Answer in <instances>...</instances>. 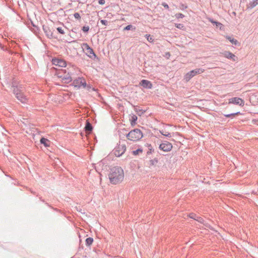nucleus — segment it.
<instances>
[{
    "mask_svg": "<svg viewBox=\"0 0 258 258\" xmlns=\"http://www.w3.org/2000/svg\"><path fill=\"white\" fill-rule=\"evenodd\" d=\"M124 178L123 169L120 167H114L110 170L109 178L111 183L116 184L121 182Z\"/></svg>",
    "mask_w": 258,
    "mask_h": 258,
    "instance_id": "1",
    "label": "nucleus"
},
{
    "mask_svg": "<svg viewBox=\"0 0 258 258\" xmlns=\"http://www.w3.org/2000/svg\"><path fill=\"white\" fill-rule=\"evenodd\" d=\"M126 137L128 140L135 142L141 139L143 135L140 129L135 128L127 134Z\"/></svg>",
    "mask_w": 258,
    "mask_h": 258,
    "instance_id": "2",
    "label": "nucleus"
},
{
    "mask_svg": "<svg viewBox=\"0 0 258 258\" xmlns=\"http://www.w3.org/2000/svg\"><path fill=\"white\" fill-rule=\"evenodd\" d=\"M57 77L61 78L64 83H69L72 81V78L69 73H67L66 70H60L56 73Z\"/></svg>",
    "mask_w": 258,
    "mask_h": 258,
    "instance_id": "3",
    "label": "nucleus"
},
{
    "mask_svg": "<svg viewBox=\"0 0 258 258\" xmlns=\"http://www.w3.org/2000/svg\"><path fill=\"white\" fill-rule=\"evenodd\" d=\"M14 87L13 92L15 94L17 98L23 103H27L29 99L26 95L22 92V90H20L17 87Z\"/></svg>",
    "mask_w": 258,
    "mask_h": 258,
    "instance_id": "4",
    "label": "nucleus"
},
{
    "mask_svg": "<svg viewBox=\"0 0 258 258\" xmlns=\"http://www.w3.org/2000/svg\"><path fill=\"white\" fill-rule=\"evenodd\" d=\"M83 49L86 54L91 58L93 59L96 57L93 49L91 48L87 43L83 44Z\"/></svg>",
    "mask_w": 258,
    "mask_h": 258,
    "instance_id": "5",
    "label": "nucleus"
},
{
    "mask_svg": "<svg viewBox=\"0 0 258 258\" xmlns=\"http://www.w3.org/2000/svg\"><path fill=\"white\" fill-rule=\"evenodd\" d=\"M126 146L125 144H119L113 150L114 154L116 157L121 156L125 151Z\"/></svg>",
    "mask_w": 258,
    "mask_h": 258,
    "instance_id": "6",
    "label": "nucleus"
},
{
    "mask_svg": "<svg viewBox=\"0 0 258 258\" xmlns=\"http://www.w3.org/2000/svg\"><path fill=\"white\" fill-rule=\"evenodd\" d=\"M172 148V144L167 141H164L163 143L161 144L159 146V149L164 152L170 151L171 150Z\"/></svg>",
    "mask_w": 258,
    "mask_h": 258,
    "instance_id": "7",
    "label": "nucleus"
},
{
    "mask_svg": "<svg viewBox=\"0 0 258 258\" xmlns=\"http://www.w3.org/2000/svg\"><path fill=\"white\" fill-rule=\"evenodd\" d=\"M229 103H232L236 105H239L241 106H243L244 105V101L240 98L233 97L229 99Z\"/></svg>",
    "mask_w": 258,
    "mask_h": 258,
    "instance_id": "8",
    "label": "nucleus"
},
{
    "mask_svg": "<svg viewBox=\"0 0 258 258\" xmlns=\"http://www.w3.org/2000/svg\"><path fill=\"white\" fill-rule=\"evenodd\" d=\"M140 84L145 88L151 89L153 87L151 82L148 80H142Z\"/></svg>",
    "mask_w": 258,
    "mask_h": 258,
    "instance_id": "9",
    "label": "nucleus"
},
{
    "mask_svg": "<svg viewBox=\"0 0 258 258\" xmlns=\"http://www.w3.org/2000/svg\"><path fill=\"white\" fill-rule=\"evenodd\" d=\"M52 63L55 66H58L59 67H63L66 66V62L65 61L59 59H52Z\"/></svg>",
    "mask_w": 258,
    "mask_h": 258,
    "instance_id": "10",
    "label": "nucleus"
},
{
    "mask_svg": "<svg viewBox=\"0 0 258 258\" xmlns=\"http://www.w3.org/2000/svg\"><path fill=\"white\" fill-rule=\"evenodd\" d=\"M190 218L195 219V220L198 221L199 222L201 223H204V219L198 216H197L196 214L194 213H191L189 214Z\"/></svg>",
    "mask_w": 258,
    "mask_h": 258,
    "instance_id": "11",
    "label": "nucleus"
},
{
    "mask_svg": "<svg viewBox=\"0 0 258 258\" xmlns=\"http://www.w3.org/2000/svg\"><path fill=\"white\" fill-rule=\"evenodd\" d=\"M204 71L205 70L203 69L198 68L190 71V73L191 74V76L194 77L198 74H202L204 72Z\"/></svg>",
    "mask_w": 258,
    "mask_h": 258,
    "instance_id": "12",
    "label": "nucleus"
},
{
    "mask_svg": "<svg viewBox=\"0 0 258 258\" xmlns=\"http://www.w3.org/2000/svg\"><path fill=\"white\" fill-rule=\"evenodd\" d=\"M223 55L228 58H230L232 59L233 60H235L234 58L235 57V56L234 54L232 53L230 51H225L223 53Z\"/></svg>",
    "mask_w": 258,
    "mask_h": 258,
    "instance_id": "13",
    "label": "nucleus"
},
{
    "mask_svg": "<svg viewBox=\"0 0 258 258\" xmlns=\"http://www.w3.org/2000/svg\"><path fill=\"white\" fill-rule=\"evenodd\" d=\"M83 79L82 78H78V79L75 80L73 82V84L75 87H77L80 88L81 87L82 82L83 81Z\"/></svg>",
    "mask_w": 258,
    "mask_h": 258,
    "instance_id": "14",
    "label": "nucleus"
},
{
    "mask_svg": "<svg viewBox=\"0 0 258 258\" xmlns=\"http://www.w3.org/2000/svg\"><path fill=\"white\" fill-rule=\"evenodd\" d=\"M85 130L87 134H90L93 130V127L92 124L88 121L86 122Z\"/></svg>",
    "mask_w": 258,
    "mask_h": 258,
    "instance_id": "15",
    "label": "nucleus"
},
{
    "mask_svg": "<svg viewBox=\"0 0 258 258\" xmlns=\"http://www.w3.org/2000/svg\"><path fill=\"white\" fill-rule=\"evenodd\" d=\"M43 30L48 38H52L53 37L52 33L50 30L49 27L43 26Z\"/></svg>",
    "mask_w": 258,
    "mask_h": 258,
    "instance_id": "16",
    "label": "nucleus"
},
{
    "mask_svg": "<svg viewBox=\"0 0 258 258\" xmlns=\"http://www.w3.org/2000/svg\"><path fill=\"white\" fill-rule=\"evenodd\" d=\"M40 143L41 144H43L45 147H49L50 143V141L48 139L44 138H42L40 139Z\"/></svg>",
    "mask_w": 258,
    "mask_h": 258,
    "instance_id": "17",
    "label": "nucleus"
},
{
    "mask_svg": "<svg viewBox=\"0 0 258 258\" xmlns=\"http://www.w3.org/2000/svg\"><path fill=\"white\" fill-rule=\"evenodd\" d=\"M256 5H257V2H255V0L250 2L248 5H247V9H252L255 7Z\"/></svg>",
    "mask_w": 258,
    "mask_h": 258,
    "instance_id": "18",
    "label": "nucleus"
},
{
    "mask_svg": "<svg viewBox=\"0 0 258 258\" xmlns=\"http://www.w3.org/2000/svg\"><path fill=\"white\" fill-rule=\"evenodd\" d=\"M138 119L136 115H133L130 119L131 123L132 125H134L136 123V121Z\"/></svg>",
    "mask_w": 258,
    "mask_h": 258,
    "instance_id": "19",
    "label": "nucleus"
},
{
    "mask_svg": "<svg viewBox=\"0 0 258 258\" xmlns=\"http://www.w3.org/2000/svg\"><path fill=\"white\" fill-rule=\"evenodd\" d=\"M226 38L228 40H229V41H230L232 44H233L234 45H236L238 43V41L236 39H235L233 38H232L230 36H227L226 37Z\"/></svg>",
    "mask_w": 258,
    "mask_h": 258,
    "instance_id": "20",
    "label": "nucleus"
},
{
    "mask_svg": "<svg viewBox=\"0 0 258 258\" xmlns=\"http://www.w3.org/2000/svg\"><path fill=\"white\" fill-rule=\"evenodd\" d=\"M192 77H194L192 76H191V74H190V72L187 73L184 76V80L186 82L189 81Z\"/></svg>",
    "mask_w": 258,
    "mask_h": 258,
    "instance_id": "21",
    "label": "nucleus"
},
{
    "mask_svg": "<svg viewBox=\"0 0 258 258\" xmlns=\"http://www.w3.org/2000/svg\"><path fill=\"white\" fill-rule=\"evenodd\" d=\"M209 20L212 23L216 24L217 27H220V29H221V27L223 26L222 24L220 22L215 21L211 19H210Z\"/></svg>",
    "mask_w": 258,
    "mask_h": 258,
    "instance_id": "22",
    "label": "nucleus"
},
{
    "mask_svg": "<svg viewBox=\"0 0 258 258\" xmlns=\"http://www.w3.org/2000/svg\"><path fill=\"white\" fill-rule=\"evenodd\" d=\"M93 242V239L92 237H89L86 239V244L87 246L91 245L92 244Z\"/></svg>",
    "mask_w": 258,
    "mask_h": 258,
    "instance_id": "23",
    "label": "nucleus"
},
{
    "mask_svg": "<svg viewBox=\"0 0 258 258\" xmlns=\"http://www.w3.org/2000/svg\"><path fill=\"white\" fill-rule=\"evenodd\" d=\"M241 114L240 112H237L236 113L228 114H224V115L226 117H234L237 115Z\"/></svg>",
    "mask_w": 258,
    "mask_h": 258,
    "instance_id": "24",
    "label": "nucleus"
},
{
    "mask_svg": "<svg viewBox=\"0 0 258 258\" xmlns=\"http://www.w3.org/2000/svg\"><path fill=\"white\" fill-rule=\"evenodd\" d=\"M158 163V160L156 158L150 160L149 161V166H154Z\"/></svg>",
    "mask_w": 258,
    "mask_h": 258,
    "instance_id": "25",
    "label": "nucleus"
},
{
    "mask_svg": "<svg viewBox=\"0 0 258 258\" xmlns=\"http://www.w3.org/2000/svg\"><path fill=\"white\" fill-rule=\"evenodd\" d=\"M160 133L163 136L167 137H171V135L170 133L167 132H164L163 130L160 131Z\"/></svg>",
    "mask_w": 258,
    "mask_h": 258,
    "instance_id": "26",
    "label": "nucleus"
},
{
    "mask_svg": "<svg viewBox=\"0 0 258 258\" xmlns=\"http://www.w3.org/2000/svg\"><path fill=\"white\" fill-rule=\"evenodd\" d=\"M131 29L135 30V27H134V26L132 25H128L123 29L124 30H130Z\"/></svg>",
    "mask_w": 258,
    "mask_h": 258,
    "instance_id": "27",
    "label": "nucleus"
},
{
    "mask_svg": "<svg viewBox=\"0 0 258 258\" xmlns=\"http://www.w3.org/2000/svg\"><path fill=\"white\" fill-rule=\"evenodd\" d=\"M143 152V150L142 149H138L135 151H133V154L134 155H138L140 153H142Z\"/></svg>",
    "mask_w": 258,
    "mask_h": 258,
    "instance_id": "28",
    "label": "nucleus"
},
{
    "mask_svg": "<svg viewBox=\"0 0 258 258\" xmlns=\"http://www.w3.org/2000/svg\"><path fill=\"white\" fill-rule=\"evenodd\" d=\"M145 37L147 38L148 41L150 42H153L154 40L153 37L150 34H146Z\"/></svg>",
    "mask_w": 258,
    "mask_h": 258,
    "instance_id": "29",
    "label": "nucleus"
},
{
    "mask_svg": "<svg viewBox=\"0 0 258 258\" xmlns=\"http://www.w3.org/2000/svg\"><path fill=\"white\" fill-rule=\"evenodd\" d=\"M82 30L84 32H88L89 30V27L88 26H83Z\"/></svg>",
    "mask_w": 258,
    "mask_h": 258,
    "instance_id": "30",
    "label": "nucleus"
},
{
    "mask_svg": "<svg viewBox=\"0 0 258 258\" xmlns=\"http://www.w3.org/2000/svg\"><path fill=\"white\" fill-rule=\"evenodd\" d=\"M57 31L61 34H64V31L63 30V29L61 28V27H58L57 28Z\"/></svg>",
    "mask_w": 258,
    "mask_h": 258,
    "instance_id": "31",
    "label": "nucleus"
},
{
    "mask_svg": "<svg viewBox=\"0 0 258 258\" xmlns=\"http://www.w3.org/2000/svg\"><path fill=\"white\" fill-rule=\"evenodd\" d=\"M175 16L177 18H183L184 15L181 13H178L176 14Z\"/></svg>",
    "mask_w": 258,
    "mask_h": 258,
    "instance_id": "32",
    "label": "nucleus"
},
{
    "mask_svg": "<svg viewBox=\"0 0 258 258\" xmlns=\"http://www.w3.org/2000/svg\"><path fill=\"white\" fill-rule=\"evenodd\" d=\"M135 110L137 112H141V114H142L145 112V111H143L142 109H140L139 108L136 107L135 108Z\"/></svg>",
    "mask_w": 258,
    "mask_h": 258,
    "instance_id": "33",
    "label": "nucleus"
},
{
    "mask_svg": "<svg viewBox=\"0 0 258 258\" xmlns=\"http://www.w3.org/2000/svg\"><path fill=\"white\" fill-rule=\"evenodd\" d=\"M74 17L78 20H79L81 19L80 15L78 13H75L74 14Z\"/></svg>",
    "mask_w": 258,
    "mask_h": 258,
    "instance_id": "34",
    "label": "nucleus"
},
{
    "mask_svg": "<svg viewBox=\"0 0 258 258\" xmlns=\"http://www.w3.org/2000/svg\"><path fill=\"white\" fill-rule=\"evenodd\" d=\"M87 86V84H86V81L84 79H83V81L82 82V84H81V87L83 86V88H85Z\"/></svg>",
    "mask_w": 258,
    "mask_h": 258,
    "instance_id": "35",
    "label": "nucleus"
},
{
    "mask_svg": "<svg viewBox=\"0 0 258 258\" xmlns=\"http://www.w3.org/2000/svg\"><path fill=\"white\" fill-rule=\"evenodd\" d=\"M101 23L104 25H107V23H108V22L107 20H101Z\"/></svg>",
    "mask_w": 258,
    "mask_h": 258,
    "instance_id": "36",
    "label": "nucleus"
},
{
    "mask_svg": "<svg viewBox=\"0 0 258 258\" xmlns=\"http://www.w3.org/2000/svg\"><path fill=\"white\" fill-rule=\"evenodd\" d=\"M162 5L166 9H169V6L168 5L165 3H163L162 4Z\"/></svg>",
    "mask_w": 258,
    "mask_h": 258,
    "instance_id": "37",
    "label": "nucleus"
},
{
    "mask_svg": "<svg viewBox=\"0 0 258 258\" xmlns=\"http://www.w3.org/2000/svg\"><path fill=\"white\" fill-rule=\"evenodd\" d=\"M187 8V6H184V5L183 4H181L180 5V9H181V10H184V9H186Z\"/></svg>",
    "mask_w": 258,
    "mask_h": 258,
    "instance_id": "38",
    "label": "nucleus"
},
{
    "mask_svg": "<svg viewBox=\"0 0 258 258\" xmlns=\"http://www.w3.org/2000/svg\"><path fill=\"white\" fill-rule=\"evenodd\" d=\"M105 0H99V4H100V5H103L105 4Z\"/></svg>",
    "mask_w": 258,
    "mask_h": 258,
    "instance_id": "39",
    "label": "nucleus"
},
{
    "mask_svg": "<svg viewBox=\"0 0 258 258\" xmlns=\"http://www.w3.org/2000/svg\"><path fill=\"white\" fill-rule=\"evenodd\" d=\"M152 152V149L151 148L149 149V151L147 152V154H149L151 153Z\"/></svg>",
    "mask_w": 258,
    "mask_h": 258,
    "instance_id": "40",
    "label": "nucleus"
},
{
    "mask_svg": "<svg viewBox=\"0 0 258 258\" xmlns=\"http://www.w3.org/2000/svg\"><path fill=\"white\" fill-rule=\"evenodd\" d=\"M87 87H88V90H89L91 88L90 86H88Z\"/></svg>",
    "mask_w": 258,
    "mask_h": 258,
    "instance_id": "41",
    "label": "nucleus"
},
{
    "mask_svg": "<svg viewBox=\"0 0 258 258\" xmlns=\"http://www.w3.org/2000/svg\"><path fill=\"white\" fill-rule=\"evenodd\" d=\"M256 2H257V5H258V0H255Z\"/></svg>",
    "mask_w": 258,
    "mask_h": 258,
    "instance_id": "42",
    "label": "nucleus"
}]
</instances>
